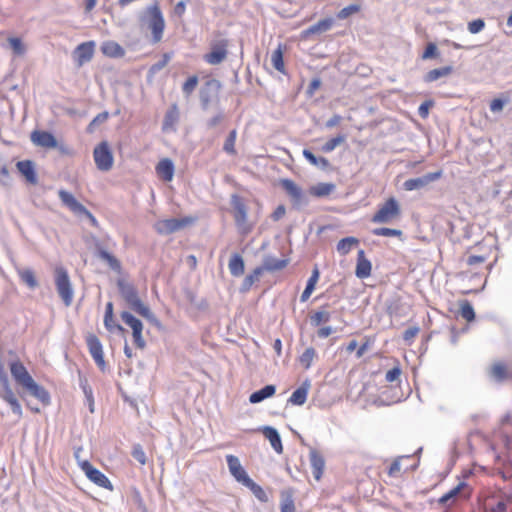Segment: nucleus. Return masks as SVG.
Segmentation results:
<instances>
[{
  "instance_id": "obj_37",
  "label": "nucleus",
  "mask_w": 512,
  "mask_h": 512,
  "mask_svg": "<svg viewBox=\"0 0 512 512\" xmlns=\"http://www.w3.org/2000/svg\"><path fill=\"white\" fill-rule=\"evenodd\" d=\"M318 280H319V271L317 268H315L312 272V275L310 276V278L307 281V285H306L303 293L301 294V297H300L301 302H306L310 298L311 294L313 293V291L315 289V286H316Z\"/></svg>"
},
{
  "instance_id": "obj_60",
  "label": "nucleus",
  "mask_w": 512,
  "mask_h": 512,
  "mask_svg": "<svg viewBox=\"0 0 512 512\" xmlns=\"http://www.w3.org/2000/svg\"><path fill=\"white\" fill-rule=\"evenodd\" d=\"M438 56V49L434 43L427 44L423 54L422 59H430Z\"/></svg>"
},
{
  "instance_id": "obj_5",
  "label": "nucleus",
  "mask_w": 512,
  "mask_h": 512,
  "mask_svg": "<svg viewBox=\"0 0 512 512\" xmlns=\"http://www.w3.org/2000/svg\"><path fill=\"white\" fill-rule=\"evenodd\" d=\"M119 290L125 301L130 305V307L139 315L149 318L151 315V311L148 306H146L138 296V293L135 287L131 284L119 283Z\"/></svg>"
},
{
  "instance_id": "obj_47",
  "label": "nucleus",
  "mask_w": 512,
  "mask_h": 512,
  "mask_svg": "<svg viewBox=\"0 0 512 512\" xmlns=\"http://www.w3.org/2000/svg\"><path fill=\"white\" fill-rule=\"evenodd\" d=\"M361 10V6L359 4H351L349 6L344 7L337 13L338 19H347L353 14L358 13Z\"/></svg>"
},
{
  "instance_id": "obj_35",
  "label": "nucleus",
  "mask_w": 512,
  "mask_h": 512,
  "mask_svg": "<svg viewBox=\"0 0 512 512\" xmlns=\"http://www.w3.org/2000/svg\"><path fill=\"white\" fill-rule=\"evenodd\" d=\"M490 375L498 382L504 381L509 378V372L506 364L502 362L494 363L490 368Z\"/></svg>"
},
{
  "instance_id": "obj_10",
  "label": "nucleus",
  "mask_w": 512,
  "mask_h": 512,
  "mask_svg": "<svg viewBox=\"0 0 512 512\" xmlns=\"http://www.w3.org/2000/svg\"><path fill=\"white\" fill-rule=\"evenodd\" d=\"M148 14L150 17L149 28L152 32L153 41L157 43L162 39L163 31L165 28V21L157 4L148 8Z\"/></svg>"
},
{
  "instance_id": "obj_28",
  "label": "nucleus",
  "mask_w": 512,
  "mask_h": 512,
  "mask_svg": "<svg viewBox=\"0 0 512 512\" xmlns=\"http://www.w3.org/2000/svg\"><path fill=\"white\" fill-rule=\"evenodd\" d=\"M308 391L309 384L304 383L292 393V395L288 399V403L297 406L303 405L307 400Z\"/></svg>"
},
{
  "instance_id": "obj_1",
  "label": "nucleus",
  "mask_w": 512,
  "mask_h": 512,
  "mask_svg": "<svg viewBox=\"0 0 512 512\" xmlns=\"http://www.w3.org/2000/svg\"><path fill=\"white\" fill-rule=\"evenodd\" d=\"M8 366L13 380L22 388L23 392L29 393L44 405L50 403L49 392L34 380L19 357L15 356L10 360Z\"/></svg>"
},
{
  "instance_id": "obj_32",
  "label": "nucleus",
  "mask_w": 512,
  "mask_h": 512,
  "mask_svg": "<svg viewBox=\"0 0 512 512\" xmlns=\"http://www.w3.org/2000/svg\"><path fill=\"white\" fill-rule=\"evenodd\" d=\"M265 437L269 440L271 446L277 453L283 452V446L281 438L276 429L272 427H266L263 431Z\"/></svg>"
},
{
  "instance_id": "obj_12",
  "label": "nucleus",
  "mask_w": 512,
  "mask_h": 512,
  "mask_svg": "<svg viewBox=\"0 0 512 512\" xmlns=\"http://www.w3.org/2000/svg\"><path fill=\"white\" fill-rule=\"evenodd\" d=\"M58 196L62 203L74 214L85 215L93 223L96 221L92 213L89 210H87V208L84 205L77 201L76 198L70 192L66 190H59Z\"/></svg>"
},
{
  "instance_id": "obj_52",
  "label": "nucleus",
  "mask_w": 512,
  "mask_h": 512,
  "mask_svg": "<svg viewBox=\"0 0 512 512\" xmlns=\"http://www.w3.org/2000/svg\"><path fill=\"white\" fill-rule=\"evenodd\" d=\"M345 141L344 135H338L334 138L329 139L323 146L322 151L324 152H331L333 151L338 145L342 144Z\"/></svg>"
},
{
  "instance_id": "obj_36",
  "label": "nucleus",
  "mask_w": 512,
  "mask_h": 512,
  "mask_svg": "<svg viewBox=\"0 0 512 512\" xmlns=\"http://www.w3.org/2000/svg\"><path fill=\"white\" fill-rule=\"evenodd\" d=\"M17 274L20 280L25 283L29 288L34 289L38 286V282L33 270L29 268L17 269Z\"/></svg>"
},
{
  "instance_id": "obj_26",
  "label": "nucleus",
  "mask_w": 512,
  "mask_h": 512,
  "mask_svg": "<svg viewBox=\"0 0 512 512\" xmlns=\"http://www.w3.org/2000/svg\"><path fill=\"white\" fill-rule=\"evenodd\" d=\"M281 187L296 202H299L303 196L301 188L291 179H281Z\"/></svg>"
},
{
  "instance_id": "obj_49",
  "label": "nucleus",
  "mask_w": 512,
  "mask_h": 512,
  "mask_svg": "<svg viewBox=\"0 0 512 512\" xmlns=\"http://www.w3.org/2000/svg\"><path fill=\"white\" fill-rule=\"evenodd\" d=\"M178 108L173 105L169 111H167L164 119V127H172L178 121Z\"/></svg>"
},
{
  "instance_id": "obj_9",
  "label": "nucleus",
  "mask_w": 512,
  "mask_h": 512,
  "mask_svg": "<svg viewBox=\"0 0 512 512\" xmlns=\"http://www.w3.org/2000/svg\"><path fill=\"white\" fill-rule=\"evenodd\" d=\"M80 468L91 482L109 491L113 490V485L108 477L95 468L89 461H82L80 463Z\"/></svg>"
},
{
  "instance_id": "obj_39",
  "label": "nucleus",
  "mask_w": 512,
  "mask_h": 512,
  "mask_svg": "<svg viewBox=\"0 0 512 512\" xmlns=\"http://www.w3.org/2000/svg\"><path fill=\"white\" fill-rule=\"evenodd\" d=\"M453 72L452 66H444L437 69H432L424 77L426 82H434L441 77L449 76Z\"/></svg>"
},
{
  "instance_id": "obj_6",
  "label": "nucleus",
  "mask_w": 512,
  "mask_h": 512,
  "mask_svg": "<svg viewBox=\"0 0 512 512\" xmlns=\"http://www.w3.org/2000/svg\"><path fill=\"white\" fill-rule=\"evenodd\" d=\"M196 221L193 216L182 218H171L159 220L155 224V229L159 234L167 235L191 226Z\"/></svg>"
},
{
  "instance_id": "obj_48",
  "label": "nucleus",
  "mask_w": 512,
  "mask_h": 512,
  "mask_svg": "<svg viewBox=\"0 0 512 512\" xmlns=\"http://www.w3.org/2000/svg\"><path fill=\"white\" fill-rule=\"evenodd\" d=\"M402 374L401 365L399 361H396V365L388 370L385 374V380L389 383H393L399 381L400 376Z\"/></svg>"
},
{
  "instance_id": "obj_15",
  "label": "nucleus",
  "mask_w": 512,
  "mask_h": 512,
  "mask_svg": "<svg viewBox=\"0 0 512 512\" xmlns=\"http://www.w3.org/2000/svg\"><path fill=\"white\" fill-rule=\"evenodd\" d=\"M95 42L86 41L79 44L74 50V59L78 67L92 60L95 52Z\"/></svg>"
},
{
  "instance_id": "obj_51",
  "label": "nucleus",
  "mask_w": 512,
  "mask_h": 512,
  "mask_svg": "<svg viewBox=\"0 0 512 512\" xmlns=\"http://www.w3.org/2000/svg\"><path fill=\"white\" fill-rule=\"evenodd\" d=\"M373 234L376 236H384V237H399L402 235V231L398 230V229L381 227V228L374 229Z\"/></svg>"
},
{
  "instance_id": "obj_21",
  "label": "nucleus",
  "mask_w": 512,
  "mask_h": 512,
  "mask_svg": "<svg viewBox=\"0 0 512 512\" xmlns=\"http://www.w3.org/2000/svg\"><path fill=\"white\" fill-rule=\"evenodd\" d=\"M309 461L314 479L316 481H320L325 468L324 457L319 451H317L316 449H312L309 452Z\"/></svg>"
},
{
  "instance_id": "obj_2",
  "label": "nucleus",
  "mask_w": 512,
  "mask_h": 512,
  "mask_svg": "<svg viewBox=\"0 0 512 512\" xmlns=\"http://www.w3.org/2000/svg\"><path fill=\"white\" fill-rule=\"evenodd\" d=\"M0 398L10 406L15 415L22 417L21 404L12 389L9 377L2 363H0Z\"/></svg>"
},
{
  "instance_id": "obj_23",
  "label": "nucleus",
  "mask_w": 512,
  "mask_h": 512,
  "mask_svg": "<svg viewBox=\"0 0 512 512\" xmlns=\"http://www.w3.org/2000/svg\"><path fill=\"white\" fill-rule=\"evenodd\" d=\"M155 171L159 179L170 182L174 177L175 167L171 159L163 158L155 166Z\"/></svg>"
},
{
  "instance_id": "obj_25",
  "label": "nucleus",
  "mask_w": 512,
  "mask_h": 512,
  "mask_svg": "<svg viewBox=\"0 0 512 512\" xmlns=\"http://www.w3.org/2000/svg\"><path fill=\"white\" fill-rule=\"evenodd\" d=\"M102 53L110 58H121L125 55L123 47L115 41H106L101 45Z\"/></svg>"
},
{
  "instance_id": "obj_58",
  "label": "nucleus",
  "mask_w": 512,
  "mask_h": 512,
  "mask_svg": "<svg viewBox=\"0 0 512 512\" xmlns=\"http://www.w3.org/2000/svg\"><path fill=\"white\" fill-rule=\"evenodd\" d=\"M404 457H398L396 458L390 465L389 469H388V475L390 477H398L401 473V470H402V466H401V460L403 459Z\"/></svg>"
},
{
  "instance_id": "obj_24",
  "label": "nucleus",
  "mask_w": 512,
  "mask_h": 512,
  "mask_svg": "<svg viewBox=\"0 0 512 512\" xmlns=\"http://www.w3.org/2000/svg\"><path fill=\"white\" fill-rule=\"evenodd\" d=\"M16 167L27 183L33 185L37 183V174L34 163L31 160L19 161L17 162Z\"/></svg>"
},
{
  "instance_id": "obj_46",
  "label": "nucleus",
  "mask_w": 512,
  "mask_h": 512,
  "mask_svg": "<svg viewBox=\"0 0 512 512\" xmlns=\"http://www.w3.org/2000/svg\"><path fill=\"white\" fill-rule=\"evenodd\" d=\"M236 138H237V132L234 129V130L230 131L228 137L226 138V140L224 142L223 150L226 153L231 154V155L236 154V149H235Z\"/></svg>"
},
{
  "instance_id": "obj_59",
  "label": "nucleus",
  "mask_w": 512,
  "mask_h": 512,
  "mask_svg": "<svg viewBox=\"0 0 512 512\" xmlns=\"http://www.w3.org/2000/svg\"><path fill=\"white\" fill-rule=\"evenodd\" d=\"M485 27V22L482 19H476L468 23V30L472 34L479 33Z\"/></svg>"
},
{
  "instance_id": "obj_16",
  "label": "nucleus",
  "mask_w": 512,
  "mask_h": 512,
  "mask_svg": "<svg viewBox=\"0 0 512 512\" xmlns=\"http://www.w3.org/2000/svg\"><path fill=\"white\" fill-rule=\"evenodd\" d=\"M441 177L442 171L439 170L436 172L428 173L419 178H411L404 182V189L407 191L420 189L429 184L430 182L440 179Z\"/></svg>"
},
{
  "instance_id": "obj_56",
  "label": "nucleus",
  "mask_w": 512,
  "mask_h": 512,
  "mask_svg": "<svg viewBox=\"0 0 512 512\" xmlns=\"http://www.w3.org/2000/svg\"><path fill=\"white\" fill-rule=\"evenodd\" d=\"M330 317L331 315L328 311H317L312 315L311 321L314 325L318 326L322 323L328 322Z\"/></svg>"
},
{
  "instance_id": "obj_41",
  "label": "nucleus",
  "mask_w": 512,
  "mask_h": 512,
  "mask_svg": "<svg viewBox=\"0 0 512 512\" xmlns=\"http://www.w3.org/2000/svg\"><path fill=\"white\" fill-rule=\"evenodd\" d=\"M335 188L332 183H318L310 188V194L316 197L328 196Z\"/></svg>"
},
{
  "instance_id": "obj_4",
  "label": "nucleus",
  "mask_w": 512,
  "mask_h": 512,
  "mask_svg": "<svg viewBox=\"0 0 512 512\" xmlns=\"http://www.w3.org/2000/svg\"><path fill=\"white\" fill-rule=\"evenodd\" d=\"M400 215L401 208L399 202L394 197H389L379 206L371 221L378 224L390 223L398 219Z\"/></svg>"
},
{
  "instance_id": "obj_11",
  "label": "nucleus",
  "mask_w": 512,
  "mask_h": 512,
  "mask_svg": "<svg viewBox=\"0 0 512 512\" xmlns=\"http://www.w3.org/2000/svg\"><path fill=\"white\" fill-rule=\"evenodd\" d=\"M93 157L99 170L109 171L112 168L113 155L107 142L103 141L95 147Z\"/></svg>"
},
{
  "instance_id": "obj_61",
  "label": "nucleus",
  "mask_w": 512,
  "mask_h": 512,
  "mask_svg": "<svg viewBox=\"0 0 512 512\" xmlns=\"http://www.w3.org/2000/svg\"><path fill=\"white\" fill-rule=\"evenodd\" d=\"M433 105V102L432 101H425L423 102L419 108H418V113L420 115L421 118L425 119L428 117L429 115V110L430 108L432 107Z\"/></svg>"
},
{
  "instance_id": "obj_57",
  "label": "nucleus",
  "mask_w": 512,
  "mask_h": 512,
  "mask_svg": "<svg viewBox=\"0 0 512 512\" xmlns=\"http://www.w3.org/2000/svg\"><path fill=\"white\" fill-rule=\"evenodd\" d=\"M100 257H101V259L105 260L110 265V267L112 269L120 270L121 264H120L119 260L116 257H114L113 255H111L110 253H108L107 251H101Z\"/></svg>"
},
{
  "instance_id": "obj_33",
  "label": "nucleus",
  "mask_w": 512,
  "mask_h": 512,
  "mask_svg": "<svg viewBox=\"0 0 512 512\" xmlns=\"http://www.w3.org/2000/svg\"><path fill=\"white\" fill-rule=\"evenodd\" d=\"M288 263V259H277L274 257H267L264 259L261 268H264V271L274 272L284 269L288 265Z\"/></svg>"
},
{
  "instance_id": "obj_14",
  "label": "nucleus",
  "mask_w": 512,
  "mask_h": 512,
  "mask_svg": "<svg viewBox=\"0 0 512 512\" xmlns=\"http://www.w3.org/2000/svg\"><path fill=\"white\" fill-rule=\"evenodd\" d=\"M226 462L231 475L237 482L245 486L251 478L248 476L247 472L241 465L239 458L235 455L229 454L226 455Z\"/></svg>"
},
{
  "instance_id": "obj_40",
  "label": "nucleus",
  "mask_w": 512,
  "mask_h": 512,
  "mask_svg": "<svg viewBox=\"0 0 512 512\" xmlns=\"http://www.w3.org/2000/svg\"><path fill=\"white\" fill-rule=\"evenodd\" d=\"M359 244V240L355 237H346L337 243V251L341 255H347L355 246Z\"/></svg>"
},
{
  "instance_id": "obj_43",
  "label": "nucleus",
  "mask_w": 512,
  "mask_h": 512,
  "mask_svg": "<svg viewBox=\"0 0 512 512\" xmlns=\"http://www.w3.org/2000/svg\"><path fill=\"white\" fill-rule=\"evenodd\" d=\"M245 486L251 490L253 495L259 501H261V502H267L268 501V496H267L266 492L264 491V489L260 485L255 483L252 479H250L249 482L246 483Z\"/></svg>"
},
{
  "instance_id": "obj_27",
  "label": "nucleus",
  "mask_w": 512,
  "mask_h": 512,
  "mask_svg": "<svg viewBox=\"0 0 512 512\" xmlns=\"http://www.w3.org/2000/svg\"><path fill=\"white\" fill-rule=\"evenodd\" d=\"M228 268L232 276H242L245 271V264L242 256L238 253H234L229 260Z\"/></svg>"
},
{
  "instance_id": "obj_55",
  "label": "nucleus",
  "mask_w": 512,
  "mask_h": 512,
  "mask_svg": "<svg viewBox=\"0 0 512 512\" xmlns=\"http://www.w3.org/2000/svg\"><path fill=\"white\" fill-rule=\"evenodd\" d=\"M132 456L141 465H145L147 462L146 454L140 444L133 446Z\"/></svg>"
},
{
  "instance_id": "obj_8",
  "label": "nucleus",
  "mask_w": 512,
  "mask_h": 512,
  "mask_svg": "<svg viewBox=\"0 0 512 512\" xmlns=\"http://www.w3.org/2000/svg\"><path fill=\"white\" fill-rule=\"evenodd\" d=\"M120 318L128 327L131 328L135 346L138 349L143 350L146 347V341L143 336L144 326L141 320L128 311L121 312Z\"/></svg>"
},
{
  "instance_id": "obj_29",
  "label": "nucleus",
  "mask_w": 512,
  "mask_h": 512,
  "mask_svg": "<svg viewBox=\"0 0 512 512\" xmlns=\"http://www.w3.org/2000/svg\"><path fill=\"white\" fill-rule=\"evenodd\" d=\"M286 50L285 45L279 44L278 47L272 52L271 63L273 67L280 73L285 74V63H284V52Z\"/></svg>"
},
{
  "instance_id": "obj_17",
  "label": "nucleus",
  "mask_w": 512,
  "mask_h": 512,
  "mask_svg": "<svg viewBox=\"0 0 512 512\" xmlns=\"http://www.w3.org/2000/svg\"><path fill=\"white\" fill-rule=\"evenodd\" d=\"M333 24H334V20L332 18L321 19L316 24L303 30L300 33V38L302 40H308L313 35H318V34L327 32L332 28Z\"/></svg>"
},
{
  "instance_id": "obj_19",
  "label": "nucleus",
  "mask_w": 512,
  "mask_h": 512,
  "mask_svg": "<svg viewBox=\"0 0 512 512\" xmlns=\"http://www.w3.org/2000/svg\"><path fill=\"white\" fill-rule=\"evenodd\" d=\"M371 272V261L366 257L364 250L360 249L357 253L355 275L359 279H366L371 276Z\"/></svg>"
},
{
  "instance_id": "obj_22",
  "label": "nucleus",
  "mask_w": 512,
  "mask_h": 512,
  "mask_svg": "<svg viewBox=\"0 0 512 512\" xmlns=\"http://www.w3.org/2000/svg\"><path fill=\"white\" fill-rule=\"evenodd\" d=\"M461 493L463 494L464 498H469L472 494V489L466 482H460L456 487L442 495L438 502L439 504L446 505L450 500L455 499Z\"/></svg>"
},
{
  "instance_id": "obj_50",
  "label": "nucleus",
  "mask_w": 512,
  "mask_h": 512,
  "mask_svg": "<svg viewBox=\"0 0 512 512\" xmlns=\"http://www.w3.org/2000/svg\"><path fill=\"white\" fill-rule=\"evenodd\" d=\"M8 42L15 55L21 56L25 53V45L23 44L20 38L10 37L8 38Z\"/></svg>"
},
{
  "instance_id": "obj_30",
  "label": "nucleus",
  "mask_w": 512,
  "mask_h": 512,
  "mask_svg": "<svg viewBox=\"0 0 512 512\" xmlns=\"http://www.w3.org/2000/svg\"><path fill=\"white\" fill-rule=\"evenodd\" d=\"M276 392V387L274 385H266L262 389L253 392L249 396V401L252 404L259 403L267 398L272 397Z\"/></svg>"
},
{
  "instance_id": "obj_44",
  "label": "nucleus",
  "mask_w": 512,
  "mask_h": 512,
  "mask_svg": "<svg viewBox=\"0 0 512 512\" xmlns=\"http://www.w3.org/2000/svg\"><path fill=\"white\" fill-rule=\"evenodd\" d=\"M315 357L316 350L313 347H309L301 354L299 362L305 369H309Z\"/></svg>"
},
{
  "instance_id": "obj_7",
  "label": "nucleus",
  "mask_w": 512,
  "mask_h": 512,
  "mask_svg": "<svg viewBox=\"0 0 512 512\" xmlns=\"http://www.w3.org/2000/svg\"><path fill=\"white\" fill-rule=\"evenodd\" d=\"M229 40L219 39L214 40L210 44V51L204 54L203 59L210 65H219L224 62L229 54L228 51Z\"/></svg>"
},
{
  "instance_id": "obj_45",
  "label": "nucleus",
  "mask_w": 512,
  "mask_h": 512,
  "mask_svg": "<svg viewBox=\"0 0 512 512\" xmlns=\"http://www.w3.org/2000/svg\"><path fill=\"white\" fill-rule=\"evenodd\" d=\"M198 77L196 75L189 76L182 85V92L186 97H190L198 85Z\"/></svg>"
},
{
  "instance_id": "obj_64",
  "label": "nucleus",
  "mask_w": 512,
  "mask_h": 512,
  "mask_svg": "<svg viewBox=\"0 0 512 512\" xmlns=\"http://www.w3.org/2000/svg\"><path fill=\"white\" fill-rule=\"evenodd\" d=\"M486 261V258L484 256H476V255H470L466 263L468 266H475L479 264H483Z\"/></svg>"
},
{
  "instance_id": "obj_63",
  "label": "nucleus",
  "mask_w": 512,
  "mask_h": 512,
  "mask_svg": "<svg viewBox=\"0 0 512 512\" xmlns=\"http://www.w3.org/2000/svg\"><path fill=\"white\" fill-rule=\"evenodd\" d=\"M418 333H419L418 327H410L404 331L403 339L405 341H411L417 336Z\"/></svg>"
},
{
  "instance_id": "obj_18",
  "label": "nucleus",
  "mask_w": 512,
  "mask_h": 512,
  "mask_svg": "<svg viewBox=\"0 0 512 512\" xmlns=\"http://www.w3.org/2000/svg\"><path fill=\"white\" fill-rule=\"evenodd\" d=\"M31 141L36 146L48 149L55 148L57 146L55 137L50 132L43 130H34L31 133Z\"/></svg>"
},
{
  "instance_id": "obj_62",
  "label": "nucleus",
  "mask_w": 512,
  "mask_h": 512,
  "mask_svg": "<svg viewBox=\"0 0 512 512\" xmlns=\"http://www.w3.org/2000/svg\"><path fill=\"white\" fill-rule=\"evenodd\" d=\"M171 59V55L169 53H165L162 57V60H160L159 62L155 63L153 66H152V70L153 71H158V70H161L162 68H164L168 62L170 61Z\"/></svg>"
},
{
  "instance_id": "obj_3",
  "label": "nucleus",
  "mask_w": 512,
  "mask_h": 512,
  "mask_svg": "<svg viewBox=\"0 0 512 512\" xmlns=\"http://www.w3.org/2000/svg\"><path fill=\"white\" fill-rule=\"evenodd\" d=\"M54 276L57 292L65 306L68 307L72 304L74 298V291L68 272L64 267H56Z\"/></svg>"
},
{
  "instance_id": "obj_20",
  "label": "nucleus",
  "mask_w": 512,
  "mask_h": 512,
  "mask_svg": "<svg viewBox=\"0 0 512 512\" xmlns=\"http://www.w3.org/2000/svg\"><path fill=\"white\" fill-rule=\"evenodd\" d=\"M233 207V217L238 226H242L247 220V207L239 195H233L231 198Z\"/></svg>"
},
{
  "instance_id": "obj_42",
  "label": "nucleus",
  "mask_w": 512,
  "mask_h": 512,
  "mask_svg": "<svg viewBox=\"0 0 512 512\" xmlns=\"http://www.w3.org/2000/svg\"><path fill=\"white\" fill-rule=\"evenodd\" d=\"M461 317L465 319L467 322H471L475 319V312L473 306L468 300H463L460 302V311Z\"/></svg>"
},
{
  "instance_id": "obj_54",
  "label": "nucleus",
  "mask_w": 512,
  "mask_h": 512,
  "mask_svg": "<svg viewBox=\"0 0 512 512\" xmlns=\"http://www.w3.org/2000/svg\"><path fill=\"white\" fill-rule=\"evenodd\" d=\"M104 326L110 332H113V331H118L120 333L125 332V329L120 324H117L115 322L113 316H110V317L104 316Z\"/></svg>"
},
{
  "instance_id": "obj_53",
  "label": "nucleus",
  "mask_w": 512,
  "mask_h": 512,
  "mask_svg": "<svg viewBox=\"0 0 512 512\" xmlns=\"http://www.w3.org/2000/svg\"><path fill=\"white\" fill-rule=\"evenodd\" d=\"M108 118H109L108 112L99 113L97 116H95L93 118V120L87 126V132L93 133L95 130V127L99 124L106 122L108 120Z\"/></svg>"
},
{
  "instance_id": "obj_31",
  "label": "nucleus",
  "mask_w": 512,
  "mask_h": 512,
  "mask_svg": "<svg viewBox=\"0 0 512 512\" xmlns=\"http://www.w3.org/2000/svg\"><path fill=\"white\" fill-rule=\"evenodd\" d=\"M264 272V268L256 267L251 273H249L243 280L241 285V292H248L252 286L260 280L261 275Z\"/></svg>"
},
{
  "instance_id": "obj_13",
  "label": "nucleus",
  "mask_w": 512,
  "mask_h": 512,
  "mask_svg": "<svg viewBox=\"0 0 512 512\" xmlns=\"http://www.w3.org/2000/svg\"><path fill=\"white\" fill-rule=\"evenodd\" d=\"M86 344L88 346L89 353L97 366L102 371L105 370L106 362L104 359L103 346L99 338L95 334H88L86 336Z\"/></svg>"
},
{
  "instance_id": "obj_38",
  "label": "nucleus",
  "mask_w": 512,
  "mask_h": 512,
  "mask_svg": "<svg viewBox=\"0 0 512 512\" xmlns=\"http://www.w3.org/2000/svg\"><path fill=\"white\" fill-rule=\"evenodd\" d=\"M303 156L310 164L313 166L319 167L323 170L328 169L330 167V162L325 157H316L310 150L304 149Z\"/></svg>"
},
{
  "instance_id": "obj_34",
  "label": "nucleus",
  "mask_w": 512,
  "mask_h": 512,
  "mask_svg": "<svg viewBox=\"0 0 512 512\" xmlns=\"http://www.w3.org/2000/svg\"><path fill=\"white\" fill-rule=\"evenodd\" d=\"M281 512H296V507L293 498V491L291 489L281 492Z\"/></svg>"
}]
</instances>
